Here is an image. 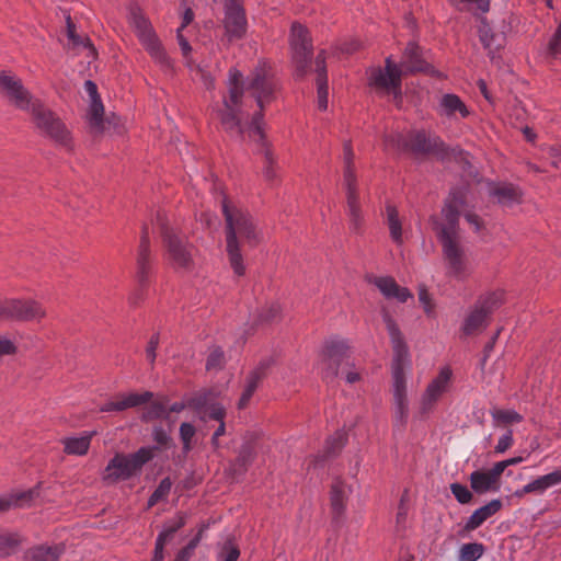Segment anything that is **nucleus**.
I'll list each match as a JSON object with an SVG mask.
<instances>
[{"label": "nucleus", "mask_w": 561, "mask_h": 561, "mask_svg": "<svg viewBox=\"0 0 561 561\" xmlns=\"http://www.w3.org/2000/svg\"><path fill=\"white\" fill-rule=\"evenodd\" d=\"M46 316V309L35 299L9 298V320L41 322Z\"/></svg>", "instance_id": "f3484780"}, {"label": "nucleus", "mask_w": 561, "mask_h": 561, "mask_svg": "<svg viewBox=\"0 0 561 561\" xmlns=\"http://www.w3.org/2000/svg\"><path fill=\"white\" fill-rule=\"evenodd\" d=\"M345 444V437L343 434L336 433L327 440L324 447V457H330L337 454Z\"/></svg>", "instance_id": "49530a36"}, {"label": "nucleus", "mask_w": 561, "mask_h": 561, "mask_svg": "<svg viewBox=\"0 0 561 561\" xmlns=\"http://www.w3.org/2000/svg\"><path fill=\"white\" fill-rule=\"evenodd\" d=\"M176 39H178L182 56L184 57L186 65L191 66L192 65V58H191L192 47H191L188 41L184 37L183 32H181V30L176 31Z\"/></svg>", "instance_id": "864d4df0"}, {"label": "nucleus", "mask_w": 561, "mask_h": 561, "mask_svg": "<svg viewBox=\"0 0 561 561\" xmlns=\"http://www.w3.org/2000/svg\"><path fill=\"white\" fill-rule=\"evenodd\" d=\"M463 207V201L460 197H454L448 201L443 208L445 222H435V230L439 240L445 239V233L453 236L454 239H460L458 233V220L460 210Z\"/></svg>", "instance_id": "6ab92c4d"}, {"label": "nucleus", "mask_w": 561, "mask_h": 561, "mask_svg": "<svg viewBox=\"0 0 561 561\" xmlns=\"http://www.w3.org/2000/svg\"><path fill=\"white\" fill-rule=\"evenodd\" d=\"M491 415L496 425H510L524 420L523 415L515 410L493 409Z\"/></svg>", "instance_id": "58836bf2"}, {"label": "nucleus", "mask_w": 561, "mask_h": 561, "mask_svg": "<svg viewBox=\"0 0 561 561\" xmlns=\"http://www.w3.org/2000/svg\"><path fill=\"white\" fill-rule=\"evenodd\" d=\"M506 465L504 460L496 462L492 469L488 470L491 476L499 482L502 473L506 469Z\"/></svg>", "instance_id": "e2e57ef3"}, {"label": "nucleus", "mask_w": 561, "mask_h": 561, "mask_svg": "<svg viewBox=\"0 0 561 561\" xmlns=\"http://www.w3.org/2000/svg\"><path fill=\"white\" fill-rule=\"evenodd\" d=\"M471 489L478 493L483 494L489 491H496L499 482L491 476L489 471L476 470L469 477Z\"/></svg>", "instance_id": "72a5a7b5"}, {"label": "nucleus", "mask_w": 561, "mask_h": 561, "mask_svg": "<svg viewBox=\"0 0 561 561\" xmlns=\"http://www.w3.org/2000/svg\"><path fill=\"white\" fill-rule=\"evenodd\" d=\"M409 141V135L405 136L401 133H391L385 137L386 145L398 151H408Z\"/></svg>", "instance_id": "a18cd8bd"}, {"label": "nucleus", "mask_w": 561, "mask_h": 561, "mask_svg": "<svg viewBox=\"0 0 561 561\" xmlns=\"http://www.w3.org/2000/svg\"><path fill=\"white\" fill-rule=\"evenodd\" d=\"M560 44H561V41L557 39L556 37L552 36L549 42V45H548L549 53L551 55H557L560 49Z\"/></svg>", "instance_id": "774afa93"}, {"label": "nucleus", "mask_w": 561, "mask_h": 561, "mask_svg": "<svg viewBox=\"0 0 561 561\" xmlns=\"http://www.w3.org/2000/svg\"><path fill=\"white\" fill-rule=\"evenodd\" d=\"M381 316L389 333L393 350L392 379L394 417L399 425L404 426L409 416V402L404 375V366L409 363V350L400 328L396 320L391 317L390 312L386 308H382Z\"/></svg>", "instance_id": "20e7f679"}, {"label": "nucleus", "mask_w": 561, "mask_h": 561, "mask_svg": "<svg viewBox=\"0 0 561 561\" xmlns=\"http://www.w3.org/2000/svg\"><path fill=\"white\" fill-rule=\"evenodd\" d=\"M67 24V37H68V48L75 50L77 54L85 53L87 58L96 59L98 53L90 38L84 35H80L76 31V25L73 24L70 15L66 18Z\"/></svg>", "instance_id": "412c9836"}, {"label": "nucleus", "mask_w": 561, "mask_h": 561, "mask_svg": "<svg viewBox=\"0 0 561 561\" xmlns=\"http://www.w3.org/2000/svg\"><path fill=\"white\" fill-rule=\"evenodd\" d=\"M150 404L146 408L142 414V420L151 421L156 419H168L167 407L163 401H149Z\"/></svg>", "instance_id": "37998d69"}, {"label": "nucleus", "mask_w": 561, "mask_h": 561, "mask_svg": "<svg viewBox=\"0 0 561 561\" xmlns=\"http://www.w3.org/2000/svg\"><path fill=\"white\" fill-rule=\"evenodd\" d=\"M92 433L85 434L80 437H67L62 439L64 451L67 455L83 456L88 453Z\"/></svg>", "instance_id": "c9c22d12"}, {"label": "nucleus", "mask_w": 561, "mask_h": 561, "mask_svg": "<svg viewBox=\"0 0 561 561\" xmlns=\"http://www.w3.org/2000/svg\"><path fill=\"white\" fill-rule=\"evenodd\" d=\"M465 218L471 226H473L476 231L482 230L483 221L476 213L467 211L465 214Z\"/></svg>", "instance_id": "680f3d73"}, {"label": "nucleus", "mask_w": 561, "mask_h": 561, "mask_svg": "<svg viewBox=\"0 0 561 561\" xmlns=\"http://www.w3.org/2000/svg\"><path fill=\"white\" fill-rule=\"evenodd\" d=\"M513 443H514L513 432L510 430L503 436H501L499 438V442H497L494 450L497 454H503L508 448L512 447Z\"/></svg>", "instance_id": "4d7b16f0"}, {"label": "nucleus", "mask_w": 561, "mask_h": 561, "mask_svg": "<svg viewBox=\"0 0 561 561\" xmlns=\"http://www.w3.org/2000/svg\"><path fill=\"white\" fill-rule=\"evenodd\" d=\"M153 440L160 447H168L171 443V437L169 433L163 430L161 426H156L152 432Z\"/></svg>", "instance_id": "6e6d98bb"}, {"label": "nucleus", "mask_w": 561, "mask_h": 561, "mask_svg": "<svg viewBox=\"0 0 561 561\" xmlns=\"http://www.w3.org/2000/svg\"><path fill=\"white\" fill-rule=\"evenodd\" d=\"M255 453L253 448L249 445L243 446L240 450V454L237 458V465L244 471L247 470L248 466L252 463L254 460Z\"/></svg>", "instance_id": "603ef678"}, {"label": "nucleus", "mask_w": 561, "mask_h": 561, "mask_svg": "<svg viewBox=\"0 0 561 561\" xmlns=\"http://www.w3.org/2000/svg\"><path fill=\"white\" fill-rule=\"evenodd\" d=\"M228 99L224 101V108L220 111V122L225 130L231 135L243 137L248 130L250 138L261 146V153L264 157L263 176L270 183L278 180L275 156L265 139L262 128V115L252 118L247 127L242 124L240 114L241 99L243 95L242 75L237 69L229 71Z\"/></svg>", "instance_id": "f257e3e1"}, {"label": "nucleus", "mask_w": 561, "mask_h": 561, "mask_svg": "<svg viewBox=\"0 0 561 561\" xmlns=\"http://www.w3.org/2000/svg\"><path fill=\"white\" fill-rule=\"evenodd\" d=\"M402 73L400 67L388 57L385 69L378 67L369 71L368 83L377 90L392 92L398 95L401 91Z\"/></svg>", "instance_id": "4468645a"}, {"label": "nucleus", "mask_w": 561, "mask_h": 561, "mask_svg": "<svg viewBox=\"0 0 561 561\" xmlns=\"http://www.w3.org/2000/svg\"><path fill=\"white\" fill-rule=\"evenodd\" d=\"M451 376V369L449 367H443L438 375L430 381L420 400V411L422 414L431 412L442 396L447 392Z\"/></svg>", "instance_id": "dca6fc26"}, {"label": "nucleus", "mask_w": 561, "mask_h": 561, "mask_svg": "<svg viewBox=\"0 0 561 561\" xmlns=\"http://www.w3.org/2000/svg\"><path fill=\"white\" fill-rule=\"evenodd\" d=\"M9 320V298L0 299V321Z\"/></svg>", "instance_id": "338daca9"}, {"label": "nucleus", "mask_w": 561, "mask_h": 561, "mask_svg": "<svg viewBox=\"0 0 561 561\" xmlns=\"http://www.w3.org/2000/svg\"><path fill=\"white\" fill-rule=\"evenodd\" d=\"M490 195L495 197L501 205L512 206L522 202L523 192L513 184L500 183L490 188Z\"/></svg>", "instance_id": "c85d7f7f"}, {"label": "nucleus", "mask_w": 561, "mask_h": 561, "mask_svg": "<svg viewBox=\"0 0 561 561\" xmlns=\"http://www.w3.org/2000/svg\"><path fill=\"white\" fill-rule=\"evenodd\" d=\"M352 493V486L345 481L336 478L330 490V503L332 512L335 516L341 517L346 510L348 497Z\"/></svg>", "instance_id": "b1692460"}, {"label": "nucleus", "mask_w": 561, "mask_h": 561, "mask_svg": "<svg viewBox=\"0 0 561 561\" xmlns=\"http://www.w3.org/2000/svg\"><path fill=\"white\" fill-rule=\"evenodd\" d=\"M409 150L416 153H430L439 150L443 141L436 136H430L423 130L409 134Z\"/></svg>", "instance_id": "a878e982"}, {"label": "nucleus", "mask_w": 561, "mask_h": 561, "mask_svg": "<svg viewBox=\"0 0 561 561\" xmlns=\"http://www.w3.org/2000/svg\"><path fill=\"white\" fill-rule=\"evenodd\" d=\"M19 545V540L15 536L10 534L0 535V556H9L12 550Z\"/></svg>", "instance_id": "8fccbe9b"}, {"label": "nucleus", "mask_w": 561, "mask_h": 561, "mask_svg": "<svg viewBox=\"0 0 561 561\" xmlns=\"http://www.w3.org/2000/svg\"><path fill=\"white\" fill-rule=\"evenodd\" d=\"M104 116V106L101 100H94L90 102V107L88 112V121L90 129L93 134L100 135L106 130L113 128L117 133H121L122 123L121 118L116 115Z\"/></svg>", "instance_id": "aec40b11"}, {"label": "nucleus", "mask_w": 561, "mask_h": 561, "mask_svg": "<svg viewBox=\"0 0 561 561\" xmlns=\"http://www.w3.org/2000/svg\"><path fill=\"white\" fill-rule=\"evenodd\" d=\"M64 546H37L25 551L24 561H58Z\"/></svg>", "instance_id": "473e14b6"}, {"label": "nucleus", "mask_w": 561, "mask_h": 561, "mask_svg": "<svg viewBox=\"0 0 561 561\" xmlns=\"http://www.w3.org/2000/svg\"><path fill=\"white\" fill-rule=\"evenodd\" d=\"M222 213L226 220V251L229 264L237 276H243L247 268L239 240L255 247L261 242L262 233L247 210L226 198L222 199Z\"/></svg>", "instance_id": "7ed1b4c3"}, {"label": "nucleus", "mask_w": 561, "mask_h": 561, "mask_svg": "<svg viewBox=\"0 0 561 561\" xmlns=\"http://www.w3.org/2000/svg\"><path fill=\"white\" fill-rule=\"evenodd\" d=\"M289 44L295 75L298 78H304L309 70L313 50L308 30L299 23H293Z\"/></svg>", "instance_id": "9b49d317"}, {"label": "nucleus", "mask_w": 561, "mask_h": 561, "mask_svg": "<svg viewBox=\"0 0 561 561\" xmlns=\"http://www.w3.org/2000/svg\"><path fill=\"white\" fill-rule=\"evenodd\" d=\"M129 23L139 42L160 69L167 73L173 72V60L158 38L150 21L138 7L130 8Z\"/></svg>", "instance_id": "423d86ee"}, {"label": "nucleus", "mask_w": 561, "mask_h": 561, "mask_svg": "<svg viewBox=\"0 0 561 561\" xmlns=\"http://www.w3.org/2000/svg\"><path fill=\"white\" fill-rule=\"evenodd\" d=\"M151 256H150V242L148 227L144 226L140 244L137 255V278L140 284L148 280L150 274Z\"/></svg>", "instance_id": "5701e85b"}, {"label": "nucleus", "mask_w": 561, "mask_h": 561, "mask_svg": "<svg viewBox=\"0 0 561 561\" xmlns=\"http://www.w3.org/2000/svg\"><path fill=\"white\" fill-rule=\"evenodd\" d=\"M38 495L37 491L28 490L11 494L7 497H0V512L9 511L12 507H23L28 505L34 497Z\"/></svg>", "instance_id": "f704fd0d"}, {"label": "nucleus", "mask_w": 561, "mask_h": 561, "mask_svg": "<svg viewBox=\"0 0 561 561\" xmlns=\"http://www.w3.org/2000/svg\"><path fill=\"white\" fill-rule=\"evenodd\" d=\"M399 67L403 73L419 71L436 73L433 67L421 59L420 47L415 43L408 44Z\"/></svg>", "instance_id": "393cba45"}, {"label": "nucleus", "mask_w": 561, "mask_h": 561, "mask_svg": "<svg viewBox=\"0 0 561 561\" xmlns=\"http://www.w3.org/2000/svg\"><path fill=\"white\" fill-rule=\"evenodd\" d=\"M152 398L153 393L151 391L117 393L108 401L104 402L100 407V411L123 412L125 410L149 403V401L152 400Z\"/></svg>", "instance_id": "a211bd4d"}, {"label": "nucleus", "mask_w": 561, "mask_h": 561, "mask_svg": "<svg viewBox=\"0 0 561 561\" xmlns=\"http://www.w3.org/2000/svg\"><path fill=\"white\" fill-rule=\"evenodd\" d=\"M350 345L345 340L332 339L325 342L320 360V370L325 380H333L340 373L345 374L348 383L360 379L358 370L350 360Z\"/></svg>", "instance_id": "39448f33"}, {"label": "nucleus", "mask_w": 561, "mask_h": 561, "mask_svg": "<svg viewBox=\"0 0 561 561\" xmlns=\"http://www.w3.org/2000/svg\"><path fill=\"white\" fill-rule=\"evenodd\" d=\"M19 347L16 342L8 335L0 334V358L3 356H14Z\"/></svg>", "instance_id": "09e8293b"}, {"label": "nucleus", "mask_w": 561, "mask_h": 561, "mask_svg": "<svg viewBox=\"0 0 561 561\" xmlns=\"http://www.w3.org/2000/svg\"><path fill=\"white\" fill-rule=\"evenodd\" d=\"M314 62L318 85V107L321 111H325L328 108V79L325 53L323 50L318 54Z\"/></svg>", "instance_id": "cd10ccee"}, {"label": "nucleus", "mask_w": 561, "mask_h": 561, "mask_svg": "<svg viewBox=\"0 0 561 561\" xmlns=\"http://www.w3.org/2000/svg\"><path fill=\"white\" fill-rule=\"evenodd\" d=\"M226 365V356L225 352L221 347L214 345L209 347L208 350V356L206 359V370L211 371H219L221 370Z\"/></svg>", "instance_id": "ea45409f"}, {"label": "nucleus", "mask_w": 561, "mask_h": 561, "mask_svg": "<svg viewBox=\"0 0 561 561\" xmlns=\"http://www.w3.org/2000/svg\"><path fill=\"white\" fill-rule=\"evenodd\" d=\"M496 307L495 298L490 297L476 304L466 314L461 332L466 336L481 333L489 324L490 316Z\"/></svg>", "instance_id": "2eb2a0df"}, {"label": "nucleus", "mask_w": 561, "mask_h": 561, "mask_svg": "<svg viewBox=\"0 0 561 561\" xmlns=\"http://www.w3.org/2000/svg\"><path fill=\"white\" fill-rule=\"evenodd\" d=\"M370 283L375 285L387 299H397L400 302H405L412 297L411 291L407 287L399 286L394 278L390 276L374 277Z\"/></svg>", "instance_id": "4be33fe9"}, {"label": "nucleus", "mask_w": 561, "mask_h": 561, "mask_svg": "<svg viewBox=\"0 0 561 561\" xmlns=\"http://www.w3.org/2000/svg\"><path fill=\"white\" fill-rule=\"evenodd\" d=\"M502 508V502L500 500H492L488 504L476 510L468 518L465 530L472 531L480 527L488 518L496 514Z\"/></svg>", "instance_id": "2f4dec72"}, {"label": "nucleus", "mask_w": 561, "mask_h": 561, "mask_svg": "<svg viewBox=\"0 0 561 561\" xmlns=\"http://www.w3.org/2000/svg\"><path fill=\"white\" fill-rule=\"evenodd\" d=\"M485 549L480 542L465 543L459 549V561H477L480 559Z\"/></svg>", "instance_id": "a19ab883"}, {"label": "nucleus", "mask_w": 561, "mask_h": 561, "mask_svg": "<svg viewBox=\"0 0 561 561\" xmlns=\"http://www.w3.org/2000/svg\"><path fill=\"white\" fill-rule=\"evenodd\" d=\"M84 88H85L87 93L90 96V101L101 100L99 94H98L96 84L94 82H92L90 80L85 81Z\"/></svg>", "instance_id": "0e129e2a"}, {"label": "nucleus", "mask_w": 561, "mask_h": 561, "mask_svg": "<svg viewBox=\"0 0 561 561\" xmlns=\"http://www.w3.org/2000/svg\"><path fill=\"white\" fill-rule=\"evenodd\" d=\"M344 178L343 183L346 190V214L350 221V229L354 233H362L365 218L360 206L357 179L353 164L354 153L350 142L344 144Z\"/></svg>", "instance_id": "6e6552de"}, {"label": "nucleus", "mask_w": 561, "mask_h": 561, "mask_svg": "<svg viewBox=\"0 0 561 561\" xmlns=\"http://www.w3.org/2000/svg\"><path fill=\"white\" fill-rule=\"evenodd\" d=\"M185 516L183 514L176 515L174 520L171 522L158 536L156 540L154 553L152 561H161L163 559V548L165 543L172 539L173 535L184 526Z\"/></svg>", "instance_id": "7c9ffc66"}, {"label": "nucleus", "mask_w": 561, "mask_h": 561, "mask_svg": "<svg viewBox=\"0 0 561 561\" xmlns=\"http://www.w3.org/2000/svg\"><path fill=\"white\" fill-rule=\"evenodd\" d=\"M263 378V375L260 370L255 369V370H252L247 379H245V386H244V389L242 391V394L239 399V402H238V408L239 409H244L248 407L253 393L255 392V390L257 389V386L260 383V381L262 380Z\"/></svg>", "instance_id": "4c0bfd02"}, {"label": "nucleus", "mask_w": 561, "mask_h": 561, "mask_svg": "<svg viewBox=\"0 0 561 561\" xmlns=\"http://www.w3.org/2000/svg\"><path fill=\"white\" fill-rule=\"evenodd\" d=\"M208 416L215 421L221 422L225 420L226 410L220 404H213L208 409Z\"/></svg>", "instance_id": "052dcab7"}, {"label": "nucleus", "mask_w": 561, "mask_h": 561, "mask_svg": "<svg viewBox=\"0 0 561 561\" xmlns=\"http://www.w3.org/2000/svg\"><path fill=\"white\" fill-rule=\"evenodd\" d=\"M240 549L232 538H228L220 547L217 554L218 561H238Z\"/></svg>", "instance_id": "79ce46f5"}, {"label": "nucleus", "mask_w": 561, "mask_h": 561, "mask_svg": "<svg viewBox=\"0 0 561 561\" xmlns=\"http://www.w3.org/2000/svg\"><path fill=\"white\" fill-rule=\"evenodd\" d=\"M386 220L392 241L397 244H402V224L396 206L391 204L386 205Z\"/></svg>", "instance_id": "e433bc0d"}, {"label": "nucleus", "mask_w": 561, "mask_h": 561, "mask_svg": "<svg viewBox=\"0 0 561 561\" xmlns=\"http://www.w3.org/2000/svg\"><path fill=\"white\" fill-rule=\"evenodd\" d=\"M0 92L10 103L20 110L30 111L33 123L41 135L49 138L57 146L72 149V137L66 125L38 100H32L30 92L15 76L0 72Z\"/></svg>", "instance_id": "f03ea898"}, {"label": "nucleus", "mask_w": 561, "mask_h": 561, "mask_svg": "<svg viewBox=\"0 0 561 561\" xmlns=\"http://www.w3.org/2000/svg\"><path fill=\"white\" fill-rule=\"evenodd\" d=\"M561 484V469L554 470L548 474L541 476L528 484L524 485L523 489L517 490L515 495L518 497L524 496L528 493L541 494L549 488Z\"/></svg>", "instance_id": "bb28decb"}, {"label": "nucleus", "mask_w": 561, "mask_h": 561, "mask_svg": "<svg viewBox=\"0 0 561 561\" xmlns=\"http://www.w3.org/2000/svg\"><path fill=\"white\" fill-rule=\"evenodd\" d=\"M282 306L277 301H272L265 305L260 312V321L263 323H271L280 319Z\"/></svg>", "instance_id": "c03bdc74"}, {"label": "nucleus", "mask_w": 561, "mask_h": 561, "mask_svg": "<svg viewBox=\"0 0 561 561\" xmlns=\"http://www.w3.org/2000/svg\"><path fill=\"white\" fill-rule=\"evenodd\" d=\"M153 451L152 447H141L134 454H115L102 473L103 482L114 484L138 474L144 465L153 458Z\"/></svg>", "instance_id": "0eeeda50"}, {"label": "nucleus", "mask_w": 561, "mask_h": 561, "mask_svg": "<svg viewBox=\"0 0 561 561\" xmlns=\"http://www.w3.org/2000/svg\"><path fill=\"white\" fill-rule=\"evenodd\" d=\"M249 90L257 102L260 112L254 114L253 118L262 114L264 102H268L272 99L277 84L274 80L271 68L266 64L259 65L251 75L249 82Z\"/></svg>", "instance_id": "f8f14e48"}, {"label": "nucleus", "mask_w": 561, "mask_h": 561, "mask_svg": "<svg viewBox=\"0 0 561 561\" xmlns=\"http://www.w3.org/2000/svg\"><path fill=\"white\" fill-rule=\"evenodd\" d=\"M157 220L161 228V234L167 250V257L171 265L178 271H192L195 266L194 247L169 227L164 215L158 213Z\"/></svg>", "instance_id": "1a4fd4ad"}, {"label": "nucleus", "mask_w": 561, "mask_h": 561, "mask_svg": "<svg viewBox=\"0 0 561 561\" xmlns=\"http://www.w3.org/2000/svg\"><path fill=\"white\" fill-rule=\"evenodd\" d=\"M194 20V12L192 11V9L187 8L184 13H183V16H182V24L181 26L178 28V30H181V32H183V30Z\"/></svg>", "instance_id": "69168bd1"}, {"label": "nucleus", "mask_w": 561, "mask_h": 561, "mask_svg": "<svg viewBox=\"0 0 561 561\" xmlns=\"http://www.w3.org/2000/svg\"><path fill=\"white\" fill-rule=\"evenodd\" d=\"M171 486H172V482H171L170 478H164L163 480L160 481L159 485L157 486V489L153 491L152 494H154L156 497H158L160 501H162L170 493Z\"/></svg>", "instance_id": "13d9d810"}, {"label": "nucleus", "mask_w": 561, "mask_h": 561, "mask_svg": "<svg viewBox=\"0 0 561 561\" xmlns=\"http://www.w3.org/2000/svg\"><path fill=\"white\" fill-rule=\"evenodd\" d=\"M438 112L447 117H456L457 114L461 118L469 116L470 112L461 99L453 93L444 94L439 101Z\"/></svg>", "instance_id": "c756f323"}, {"label": "nucleus", "mask_w": 561, "mask_h": 561, "mask_svg": "<svg viewBox=\"0 0 561 561\" xmlns=\"http://www.w3.org/2000/svg\"><path fill=\"white\" fill-rule=\"evenodd\" d=\"M195 435V427L191 423H182L180 426V437L183 443L184 453L192 449V438Z\"/></svg>", "instance_id": "de8ad7c7"}, {"label": "nucleus", "mask_w": 561, "mask_h": 561, "mask_svg": "<svg viewBox=\"0 0 561 561\" xmlns=\"http://www.w3.org/2000/svg\"><path fill=\"white\" fill-rule=\"evenodd\" d=\"M159 346V335L153 334L149 339L147 346H146V357L151 366L154 365L156 358H157V348Z\"/></svg>", "instance_id": "5fc2aeb1"}, {"label": "nucleus", "mask_w": 561, "mask_h": 561, "mask_svg": "<svg viewBox=\"0 0 561 561\" xmlns=\"http://www.w3.org/2000/svg\"><path fill=\"white\" fill-rule=\"evenodd\" d=\"M450 491L456 500L461 504H467L472 500V493L466 485L453 483L450 484Z\"/></svg>", "instance_id": "3c124183"}, {"label": "nucleus", "mask_w": 561, "mask_h": 561, "mask_svg": "<svg viewBox=\"0 0 561 561\" xmlns=\"http://www.w3.org/2000/svg\"><path fill=\"white\" fill-rule=\"evenodd\" d=\"M419 300L423 305L424 311L430 314L433 312V304L431 299V295L425 287H420L419 289Z\"/></svg>", "instance_id": "bf43d9fd"}, {"label": "nucleus", "mask_w": 561, "mask_h": 561, "mask_svg": "<svg viewBox=\"0 0 561 561\" xmlns=\"http://www.w3.org/2000/svg\"><path fill=\"white\" fill-rule=\"evenodd\" d=\"M222 26L225 30L222 41L229 44L245 36L248 22L242 3L233 1L225 2Z\"/></svg>", "instance_id": "ddd939ff"}, {"label": "nucleus", "mask_w": 561, "mask_h": 561, "mask_svg": "<svg viewBox=\"0 0 561 561\" xmlns=\"http://www.w3.org/2000/svg\"><path fill=\"white\" fill-rule=\"evenodd\" d=\"M443 249V257L446 264L447 276L457 280H465L472 274V266L461 245L460 239L445 233V239L439 240Z\"/></svg>", "instance_id": "9d476101"}]
</instances>
